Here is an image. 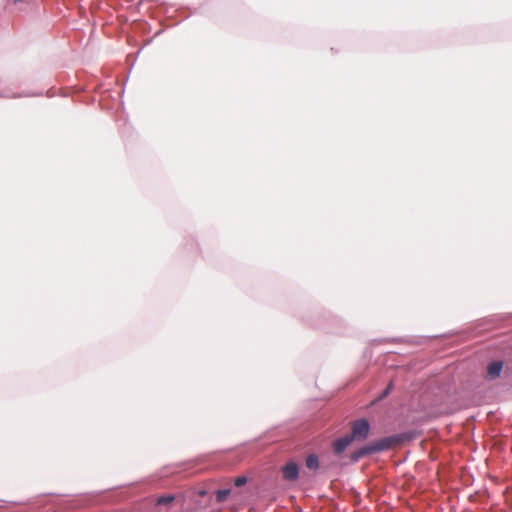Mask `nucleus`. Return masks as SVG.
Wrapping results in <instances>:
<instances>
[{
	"mask_svg": "<svg viewBox=\"0 0 512 512\" xmlns=\"http://www.w3.org/2000/svg\"><path fill=\"white\" fill-rule=\"evenodd\" d=\"M407 439L408 436L406 434H398L385 437L373 443L374 450L376 452L385 451L400 445Z\"/></svg>",
	"mask_w": 512,
	"mask_h": 512,
	"instance_id": "f257e3e1",
	"label": "nucleus"
},
{
	"mask_svg": "<svg viewBox=\"0 0 512 512\" xmlns=\"http://www.w3.org/2000/svg\"><path fill=\"white\" fill-rule=\"evenodd\" d=\"M351 430L352 433L350 437H353V440H364L367 438L370 431L369 422L366 419L356 420L352 423Z\"/></svg>",
	"mask_w": 512,
	"mask_h": 512,
	"instance_id": "f03ea898",
	"label": "nucleus"
},
{
	"mask_svg": "<svg viewBox=\"0 0 512 512\" xmlns=\"http://www.w3.org/2000/svg\"><path fill=\"white\" fill-rule=\"evenodd\" d=\"M282 475L285 480L295 481L299 476V468L295 462H288L282 468Z\"/></svg>",
	"mask_w": 512,
	"mask_h": 512,
	"instance_id": "7ed1b4c3",
	"label": "nucleus"
},
{
	"mask_svg": "<svg viewBox=\"0 0 512 512\" xmlns=\"http://www.w3.org/2000/svg\"><path fill=\"white\" fill-rule=\"evenodd\" d=\"M353 441V437L346 435L345 437L339 438L333 442L334 452L337 454L342 453Z\"/></svg>",
	"mask_w": 512,
	"mask_h": 512,
	"instance_id": "20e7f679",
	"label": "nucleus"
},
{
	"mask_svg": "<svg viewBox=\"0 0 512 512\" xmlns=\"http://www.w3.org/2000/svg\"><path fill=\"white\" fill-rule=\"evenodd\" d=\"M503 368V363L501 361H493L487 366V377L489 379H496L500 376V373Z\"/></svg>",
	"mask_w": 512,
	"mask_h": 512,
	"instance_id": "39448f33",
	"label": "nucleus"
},
{
	"mask_svg": "<svg viewBox=\"0 0 512 512\" xmlns=\"http://www.w3.org/2000/svg\"><path fill=\"white\" fill-rule=\"evenodd\" d=\"M372 453H376V451L374 450L373 443L355 451L352 454V459L357 461L358 459H360L366 455L372 454Z\"/></svg>",
	"mask_w": 512,
	"mask_h": 512,
	"instance_id": "423d86ee",
	"label": "nucleus"
},
{
	"mask_svg": "<svg viewBox=\"0 0 512 512\" xmlns=\"http://www.w3.org/2000/svg\"><path fill=\"white\" fill-rule=\"evenodd\" d=\"M306 466L309 468V469H312V470H316L318 469L319 467V460H318V457L314 454H311L309 455L307 458H306Z\"/></svg>",
	"mask_w": 512,
	"mask_h": 512,
	"instance_id": "0eeeda50",
	"label": "nucleus"
},
{
	"mask_svg": "<svg viewBox=\"0 0 512 512\" xmlns=\"http://www.w3.org/2000/svg\"><path fill=\"white\" fill-rule=\"evenodd\" d=\"M175 500L173 495H164L156 499L155 504L158 506L169 505Z\"/></svg>",
	"mask_w": 512,
	"mask_h": 512,
	"instance_id": "6e6552de",
	"label": "nucleus"
},
{
	"mask_svg": "<svg viewBox=\"0 0 512 512\" xmlns=\"http://www.w3.org/2000/svg\"><path fill=\"white\" fill-rule=\"evenodd\" d=\"M229 495H230L229 489L218 490L216 492V500H217V502H224L228 498Z\"/></svg>",
	"mask_w": 512,
	"mask_h": 512,
	"instance_id": "1a4fd4ad",
	"label": "nucleus"
},
{
	"mask_svg": "<svg viewBox=\"0 0 512 512\" xmlns=\"http://www.w3.org/2000/svg\"><path fill=\"white\" fill-rule=\"evenodd\" d=\"M246 482H247V478L245 476H240L234 480V485L237 487H240V486H243L244 484H246Z\"/></svg>",
	"mask_w": 512,
	"mask_h": 512,
	"instance_id": "9d476101",
	"label": "nucleus"
},
{
	"mask_svg": "<svg viewBox=\"0 0 512 512\" xmlns=\"http://www.w3.org/2000/svg\"><path fill=\"white\" fill-rule=\"evenodd\" d=\"M391 386H392V384H389V385H388V387L386 388V390L383 392L382 397H385L386 395H388V393H389V391H390V389H391Z\"/></svg>",
	"mask_w": 512,
	"mask_h": 512,
	"instance_id": "9b49d317",
	"label": "nucleus"
}]
</instances>
